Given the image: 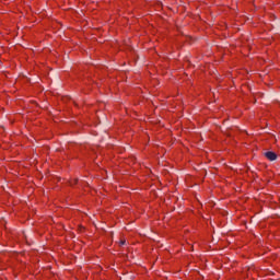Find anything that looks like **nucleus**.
<instances>
[{"mask_svg": "<svg viewBox=\"0 0 280 280\" xmlns=\"http://www.w3.org/2000/svg\"><path fill=\"white\" fill-rule=\"evenodd\" d=\"M126 244V241H121L120 245L124 246Z\"/></svg>", "mask_w": 280, "mask_h": 280, "instance_id": "2", "label": "nucleus"}, {"mask_svg": "<svg viewBox=\"0 0 280 280\" xmlns=\"http://www.w3.org/2000/svg\"><path fill=\"white\" fill-rule=\"evenodd\" d=\"M265 156L268 159V161H277V153L272 151L265 152Z\"/></svg>", "mask_w": 280, "mask_h": 280, "instance_id": "1", "label": "nucleus"}]
</instances>
